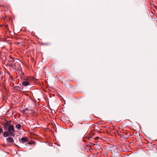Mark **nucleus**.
Here are the masks:
<instances>
[{
  "label": "nucleus",
  "mask_w": 157,
  "mask_h": 157,
  "mask_svg": "<svg viewBox=\"0 0 157 157\" xmlns=\"http://www.w3.org/2000/svg\"><path fill=\"white\" fill-rule=\"evenodd\" d=\"M11 121L6 122L4 124L3 126L5 130H8L9 136L14 137L15 135V130L13 126L11 124Z\"/></svg>",
  "instance_id": "obj_1"
},
{
  "label": "nucleus",
  "mask_w": 157,
  "mask_h": 157,
  "mask_svg": "<svg viewBox=\"0 0 157 157\" xmlns=\"http://www.w3.org/2000/svg\"><path fill=\"white\" fill-rule=\"evenodd\" d=\"M6 140L9 143H12L14 142L13 139L11 137H9L6 139Z\"/></svg>",
  "instance_id": "obj_2"
},
{
  "label": "nucleus",
  "mask_w": 157,
  "mask_h": 157,
  "mask_svg": "<svg viewBox=\"0 0 157 157\" xmlns=\"http://www.w3.org/2000/svg\"><path fill=\"white\" fill-rule=\"evenodd\" d=\"M22 83L23 85L24 86H26L30 84L29 82L27 81L23 82Z\"/></svg>",
  "instance_id": "obj_3"
},
{
  "label": "nucleus",
  "mask_w": 157,
  "mask_h": 157,
  "mask_svg": "<svg viewBox=\"0 0 157 157\" xmlns=\"http://www.w3.org/2000/svg\"><path fill=\"white\" fill-rule=\"evenodd\" d=\"M9 136V132H5L3 133V136L4 137H6L8 136Z\"/></svg>",
  "instance_id": "obj_4"
},
{
  "label": "nucleus",
  "mask_w": 157,
  "mask_h": 157,
  "mask_svg": "<svg viewBox=\"0 0 157 157\" xmlns=\"http://www.w3.org/2000/svg\"><path fill=\"white\" fill-rule=\"evenodd\" d=\"M21 141L22 143L25 142L27 141V139L25 137H23L21 138Z\"/></svg>",
  "instance_id": "obj_5"
},
{
  "label": "nucleus",
  "mask_w": 157,
  "mask_h": 157,
  "mask_svg": "<svg viewBox=\"0 0 157 157\" xmlns=\"http://www.w3.org/2000/svg\"><path fill=\"white\" fill-rule=\"evenodd\" d=\"M16 127L19 130H20L21 129V125L19 124H17L16 125Z\"/></svg>",
  "instance_id": "obj_6"
},
{
  "label": "nucleus",
  "mask_w": 157,
  "mask_h": 157,
  "mask_svg": "<svg viewBox=\"0 0 157 157\" xmlns=\"http://www.w3.org/2000/svg\"><path fill=\"white\" fill-rule=\"evenodd\" d=\"M28 110V109H24L23 110V113H26V111H27Z\"/></svg>",
  "instance_id": "obj_7"
},
{
  "label": "nucleus",
  "mask_w": 157,
  "mask_h": 157,
  "mask_svg": "<svg viewBox=\"0 0 157 157\" xmlns=\"http://www.w3.org/2000/svg\"><path fill=\"white\" fill-rule=\"evenodd\" d=\"M19 87L18 86H15L14 87V89L16 90H18V88H19Z\"/></svg>",
  "instance_id": "obj_8"
},
{
  "label": "nucleus",
  "mask_w": 157,
  "mask_h": 157,
  "mask_svg": "<svg viewBox=\"0 0 157 157\" xmlns=\"http://www.w3.org/2000/svg\"><path fill=\"white\" fill-rule=\"evenodd\" d=\"M11 59L12 60H10V61H12V62H14V60L13 59V58H12V57H11Z\"/></svg>",
  "instance_id": "obj_9"
},
{
  "label": "nucleus",
  "mask_w": 157,
  "mask_h": 157,
  "mask_svg": "<svg viewBox=\"0 0 157 157\" xmlns=\"http://www.w3.org/2000/svg\"><path fill=\"white\" fill-rule=\"evenodd\" d=\"M28 144H31V143H30V142H28Z\"/></svg>",
  "instance_id": "obj_10"
},
{
  "label": "nucleus",
  "mask_w": 157,
  "mask_h": 157,
  "mask_svg": "<svg viewBox=\"0 0 157 157\" xmlns=\"http://www.w3.org/2000/svg\"><path fill=\"white\" fill-rule=\"evenodd\" d=\"M1 6V5H0V6Z\"/></svg>",
  "instance_id": "obj_11"
},
{
  "label": "nucleus",
  "mask_w": 157,
  "mask_h": 157,
  "mask_svg": "<svg viewBox=\"0 0 157 157\" xmlns=\"http://www.w3.org/2000/svg\"><path fill=\"white\" fill-rule=\"evenodd\" d=\"M0 73H1V72H0Z\"/></svg>",
  "instance_id": "obj_12"
}]
</instances>
